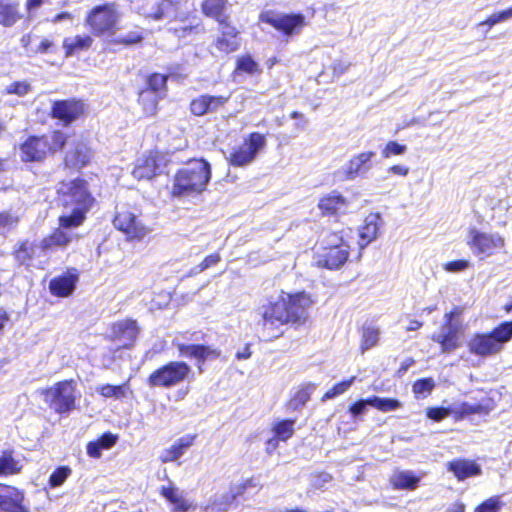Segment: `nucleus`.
Wrapping results in <instances>:
<instances>
[{
	"label": "nucleus",
	"mask_w": 512,
	"mask_h": 512,
	"mask_svg": "<svg viewBox=\"0 0 512 512\" xmlns=\"http://www.w3.org/2000/svg\"><path fill=\"white\" fill-rule=\"evenodd\" d=\"M120 17V12L114 4H104L96 6L89 12L85 24L94 35L113 34Z\"/></svg>",
	"instance_id": "9d476101"
},
{
	"label": "nucleus",
	"mask_w": 512,
	"mask_h": 512,
	"mask_svg": "<svg viewBox=\"0 0 512 512\" xmlns=\"http://www.w3.org/2000/svg\"><path fill=\"white\" fill-rule=\"evenodd\" d=\"M237 70L248 74L260 72L258 64L250 56H243L238 59Z\"/></svg>",
	"instance_id": "864d4df0"
},
{
	"label": "nucleus",
	"mask_w": 512,
	"mask_h": 512,
	"mask_svg": "<svg viewBox=\"0 0 512 512\" xmlns=\"http://www.w3.org/2000/svg\"><path fill=\"white\" fill-rule=\"evenodd\" d=\"M381 226L382 219L378 213H371L365 218L364 224L359 229L360 249H364L377 238Z\"/></svg>",
	"instance_id": "a878e982"
},
{
	"label": "nucleus",
	"mask_w": 512,
	"mask_h": 512,
	"mask_svg": "<svg viewBox=\"0 0 512 512\" xmlns=\"http://www.w3.org/2000/svg\"><path fill=\"white\" fill-rule=\"evenodd\" d=\"M141 2L139 12L154 20L170 19L181 16L182 7L185 3L182 0H138Z\"/></svg>",
	"instance_id": "ddd939ff"
},
{
	"label": "nucleus",
	"mask_w": 512,
	"mask_h": 512,
	"mask_svg": "<svg viewBox=\"0 0 512 512\" xmlns=\"http://www.w3.org/2000/svg\"><path fill=\"white\" fill-rule=\"evenodd\" d=\"M96 391L105 398H113L119 400L128 396L130 393V387L128 383H123L117 386L104 384L97 387Z\"/></svg>",
	"instance_id": "ea45409f"
},
{
	"label": "nucleus",
	"mask_w": 512,
	"mask_h": 512,
	"mask_svg": "<svg viewBox=\"0 0 512 512\" xmlns=\"http://www.w3.org/2000/svg\"><path fill=\"white\" fill-rule=\"evenodd\" d=\"M160 494L171 506L172 512H190L196 509V504L179 488L168 485L160 488Z\"/></svg>",
	"instance_id": "aec40b11"
},
{
	"label": "nucleus",
	"mask_w": 512,
	"mask_h": 512,
	"mask_svg": "<svg viewBox=\"0 0 512 512\" xmlns=\"http://www.w3.org/2000/svg\"><path fill=\"white\" fill-rule=\"evenodd\" d=\"M166 164V157L162 153L150 151L136 160L132 175L137 180H150L161 174Z\"/></svg>",
	"instance_id": "4468645a"
},
{
	"label": "nucleus",
	"mask_w": 512,
	"mask_h": 512,
	"mask_svg": "<svg viewBox=\"0 0 512 512\" xmlns=\"http://www.w3.org/2000/svg\"><path fill=\"white\" fill-rule=\"evenodd\" d=\"M493 408L494 407L490 401L480 403L462 402L459 404H454L452 411L453 413L459 415V417H464L472 414L487 415L493 410Z\"/></svg>",
	"instance_id": "72a5a7b5"
},
{
	"label": "nucleus",
	"mask_w": 512,
	"mask_h": 512,
	"mask_svg": "<svg viewBox=\"0 0 512 512\" xmlns=\"http://www.w3.org/2000/svg\"><path fill=\"white\" fill-rule=\"evenodd\" d=\"M375 152L364 151L352 156L343 167V173L347 180H354L358 176L368 173L372 167V159Z\"/></svg>",
	"instance_id": "412c9836"
},
{
	"label": "nucleus",
	"mask_w": 512,
	"mask_h": 512,
	"mask_svg": "<svg viewBox=\"0 0 512 512\" xmlns=\"http://www.w3.org/2000/svg\"><path fill=\"white\" fill-rule=\"evenodd\" d=\"M167 77L155 73L148 79V89L140 93V101L144 104L145 113L154 115L157 108L158 97L156 94L164 92L166 88Z\"/></svg>",
	"instance_id": "f3484780"
},
{
	"label": "nucleus",
	"mask_w": 512,
	"mask_h": 512,
	"mask_svg": "<svg viewBox=\"0 0 512 512\" xmlns=\"http://www.w3.org/2000/svg\"><path fill=\"white\" fill-rule=\"evenodd\" d=\"M45 252L41 251L40 244L34 245L29 242H23L18 249L15 250L16 259L23 265H31L32 261L40 257Z\"/></svg>",
	"instance_id": "e433bc0d"
},
{
	"label": "nucleus",
	"mask_w": 512,
	"mask_h": 512,
	"mask_svg": "<svg viewBox=\"0 0 512 512\" xmlns=\"http://www.w3.org/2000/svg\"><path fill=\"white\" fill-rule=\"evenodd\" d=\"M92 42V37L89 35L66 37L63 40V48L65 49L66 56L69 57L79 51L88 49Z\"/></svg>",
	"instance_id": "c9c22d12"
},
{
	"label": "nucleus",
	"mask_w": 512,
	"mask_h": 512,
	"mask_svg": "<svg viewBox=\"0 0 512 512\" xmlns=\"http://www.w3.org/2000/svg\"><path fill=\"white\" fill-rule=\"evenodd\" d=\"M453 413L452 409L447 408H429L427 410L428 418L434 421H441Z\"/></svg>",
	"instance_id": "13d9d810"
},
{
	"label": "nucleus",
	"mask_w": 512,
	"mask_h": 512,
	"mask_svg": "<svg viewBox=\"0 0 512 512\" xmlns=\"http://www.w3.org/2000/svg\"><path fill=\"white\" fill-rule=\"evenodd\" d=\"M0 512H29L23 491L0 484Z\"/></svg>",
	"instance_id": "6ab92c4d"
},
{
	"label": "nucleus",
	"mask_w": 512,
	"mask_h": 512,
	"mask_svg": "<svg viewBox=\"0 0 512 512\" xmlns=\"http://www.w3.org/2000/svg\"><path fill=\"white\" fill-rule=\"evenodd\" d=\"M113 223L130 240H142L151 232V228L140 220L139 213L135 208L119 207Z\"/></svg>",
	"instance_id": "f8f14e48"
},
{
	"label": "nucleus",
	"mask_w": 512,
	"mask_h": 512,
	"mask_svg": "<svg viewBox=\"0 0 512 512\" xmlns=\"http://www.w3.org/2000/svg\"><path fill=\"white\" fill-rule=\"evenodd\" d=\"M85 113V104L76 99L56 101L52 105L51 114L53 118L68 125L77 120Z\"/></svg>",
	"instance_id": "a211bd4d"
},
{
	"label": "nucleus",
	"mask_w": 512,
	"mask_h": 512,
	"mask_svg": "<svg viewBox=\"0 0 512 512\" xmlns=\"http://www.w3.org/2000/svg\"><path fill=\"white\" fill-rule=\"evenodd\" d=\"M318 207L325 214H344L349 212L353 205L350 199L332 192L320 199Z\"/></svg>",
	"instance_id": "b1692460"
},
{
	"label": "nucleus",
	"mask_w": 512,
	"mask_h": 512,
	"mask_svg": "<svg viewBox=\"0 0 512 512\" xmlns=\"http://www.w3.org/2000/svg\"><path fill=\"white\" fill-rule=\"evenodd\" d=\"M333 477L327 472H313L308 477V494H314L316 491L325 490L332 482Z\"/></svg>",
	"instance_id": "a19ab883"
},
{
	"label": "nucleus",
	"mask_w": 512,
	"mask_h": 512,
	"mask_svg": "<svg viewBox=\"0 0 512 512\" xmlns=\"http://www.w3.org/2000/svg\"><path fill=\"white\" fill-rule=\"evenodd\" d=\"M228 99L225 96L201 95L192 100L190 110L196 116H203L218 111Z\"/></svg>",
	"instance_id": "4be33fe9"
},
{
	"label": "nucleus",
	"mask_w": 512,
	"mask_h": 512,
	"mask_svg": "<svg viewBox=\"0 0 512 512\" xmlns=\"http://www.w3.org/2000/svg\"><path fill=\"white\" fill-rule=\"evenodd\" d=\"M289 323L302 324L306 321L308 310L313 305L311 296L305 292L294 294L283 292Z\"/></svg>",
	"instance_id": "2eb2a0df"
},
{
	"label": "nucleus",
	"mask_w": 512,
	"mask_h": 512,
	"mask_svg": "<svg viewBox=\"0 0 512 512\" xmlns=\"http://www.w3.org/2000/svg\"><path fill=\"white\" fill-rule=\"evenodd\" d=\"M410 172V168L403 164H394L388 168V173L394 176L406 177Z\"/></svg>",
	"instance_id": "680f3d73"
},
{
	"label": "nucleus",
	"mask_w": 512,
	"mask_h": 512,
	"mask_svg": "<svg viewBox=\"0 0 512 512\" xmlns=\"http://www.w3.org/2000/svg\"><path fill=\"white\" fill-rule=\"evenodd\" d=\"M113 333L120 341H123L124 347H129L138 335V327L133 320H123L114 324Z\"/></svg>",
	"instance_id": "7c9ffc66"
},
{
	"label": "nucleus",
	"mask_w": 512,
	"mask_h": 512,
	"mask_svg": "<svg viewBox=\"0 0 512 512\" xmlns=\"http://www.w3.org/2000/svg\"><path fill=\"white\" fill-rule=\"evenodd\" d=\"M434 388V381L431 378L421 379L414 383L413 392L418 396L425 397Z\"/></svg>",
	"instance_id": "6e6d98bb"
},
{
	"label": "nucleus",
	"mask_w": 512,
	"mask_h": 512,
	"mask_svg": "<svg viewBox=\"0 0 512 512\" xmlns=\"http://www.w3.org/2000/svg\"><path fill=\"white\" fill-rule=\"evenodd\" d=\"M350 230L340 233H330L325 238L326 247L324 252L319 255L317 264L328 269H338L348 259L350 245L348 236Z\"/></svg>",
	"instance_id": "423d86ee"
},
{
	"label": "nucleus",
	"mask_w": 512,
	"mask_h": 512,
	"mask_svg": "<svg viewBox=\"0 0 512 512\" xmlns=\"http://www.w3.org/2000/svg\"><path fill=\"white\" fill-rule=\"evenodd\" d=\"M283 291L270 296L258 309L259 325L267 337H277L278 328L289 324Z\"/></svg>",
	"instance_id": "20e7f679"
},
{
	"label": "nucleus",
	"mask_w": 512,
	"mask_h": 512,
	"mask_svg": "<svg viewBox=\"0 0 512 512\" xmlns=\"http://www.w3.org/2000/svg\"><path fill=\"white\" fill-rule=\"evenodd\" d=\"M31 91V85L26 81L14 82L7 85L4 89L5 94H15L17 96H25Z\"/></svg>",
	"instance_id": "603ef678"
},
{
	"label": "nucleus",
	"mask_w": 512,
	"mask_h": 512,
	"mask_svg": "<svg viewBox=\"0 0 512 512\" xmlns=\"http://www.w3.org/2000/svg\"><path fill=\"white\" fill-rule=\"evenodd\" d=\"M52 46H53V41H51L47 38H44L41 40V42H40L38 48L35 50V52L44 53Z\"/></svg>",
	"instance_id": "774afa93"
},
{
	"label": "nucleus",
	"mask_w": 512,
	"mask_h": 512,
	"mask_svg": "<svg viewBox=\"0 0 512 512\" xmlns=\"http://www.w3.org/2000/svg\"><path fill=\"white\" fill-rule=\"evenodd\" d=\"M76 387L73 381H61L42 391L43 399L55 412L67 413L75 408Z\"/></svg>",
	"instance_id": "9b49d317"
},
{
	"label": "nucleus",
	"mask_w": 512,
	"mask_h": 512,
	"mask_svg": "<svg viewBox=\"0 0 512 512\" xmlns=\"http://www.w3.org/2000/svg\"><path fill=\"white\" fill-rule=\"evenodd\" d=\"M355 379L356 377L353 376L348 380L337 383L324 394L323 400L332 399L338 395L345 393L354 383Z\"/></svg>",
	"instance_id": "8fccbe9b"
},
{
	"label": "nucleus",
	"mask_w": 512,
	"mask_h": 512,
	"mask_svg": "<svg viewBox=\"0 0 512 512\" xmlns=\"http://www.w3.org/2000/svg\"><path fill=\"white\" fill-rule=\"evenodd\" d=\"M92 157V151L85 142H77L70 146L65 156L67 166L82 168L87 165Z\"/></svg>",
	"instance_id": "bb28decb"
},
{
	"label": "nucleus",
	"mask_w": 512,
	"mask_h": 512,
	"mask_svg": "<svg viewBox=\"0 0 512 512\" xmlns=\"http://www.w3.org/2000/svg\"><path fill=\"white\" fill-rule=\"evenodd\" d=\"M58 193L59 201L63 206L59 217L60 228L41 241L40 248L45 253L55 248H63L75 238L74 233L65 229L80 226L93 203L86 183L80 179L61 182Z\"/></svg>",
	"instance_id": "f257e3e1"
},
{
	"label": "nucleus",
	"mask_w": 512,
	"mask_h": 512,
	"mask_svg": "<svg viewBox=\"0 0 512 512\" xmlns=\"http://www.w3.org/2000/svg\"><path fill=\"white\" fill-rule=\"evenodd\" d=\"M379 329L374 326H365L362 331L360 349L364 353L376 346L379 340Z\"/></svg>",
	"instance_id": "37998d69"
},
{
	"label": "nucleus",
	"mask_w": 512,
	"mask_h": 512,
	"mask_svg": "<svg viewBox=\"0 0 512 512\" xmlns=\"http://www.w3.org/2000/svg\"><path fill=\"white\" fill-rule=\"evenodd\" d=\"M227 4L228 0H205L202 4V11L206 16L215 18L222 23Z\"/></svg>",
	"instance_id": "58836bf2"
},
{
	"label": "nucleus",
	"mask_w": 512,
	"mask_h": 512,
	"mask_svg": "<svg viewBox=\"0 0 512 512\" xmlns=\"http://www.w3.org/2000/svg\"><path fill=\"white\" fill-rule=\"evenodd\" d=\"M510 19H512V7L508 8L506 10L491 14L486 20L481 22L480 25H486L491 28L496 24L508 21Z\"/></svg>",
	"instance_id": "09e8293b"
},
{
	"label": "nucleus",
	"mask_w": 512,
	"mask_h": 512,
	"mask_svg": "<svg viewBox=\"0 0 512 512\" xmlns=\"http://www.w3.org/2000/svg\"><path fill=\"white\" fill-rule=\"evenodd\" d=\"M461 313L460 308L445 313L443 325L431 335V340L440 346L442 353H452L462 346L464 327L459 320Z\"/></svg>",
	"instance_id": "39448f33"
},
{
	"label": "nucleus",
	"mask_w": 512,
	"mask_h": 512,
	"mask_svg": "<svg viewBox=\"0 0 512 512\" xmlns=\"http://www.w3.org/2000/svg\"><path fill=\"white\" fill-rule=\"evenodd\" d=\"M219 261H220L219 254H217V253L211 254V255L205 257V259L196 267V269L198 272H203L204 270L208 269L209 267L217 264Z\"/></svg>",
	"instance_id": "052dcab7"
},
{
	"label": "nucleus",
	"mask_w": 512,
	"mask_h": 512,
	"mask_svg": "<svg viewBox=\"0 0 512 512\" xmlns=\"http://www.w3.org/2000/svg\"><path fill=\"white\" fill-rule=\"evenodd\" d=\"M212 168L204 159H192L179 169L173 178L171 193L174 197L197 196L210 182Z\"/></svg>",
	"instance_id": "f03ea898"
},
{
	"label": "nucleus",
	"mask_w": 512,
	"mask_h": 512,
	"mask_svg": "<svg viewBox=\"0 0 512 512\" xmlns=\"http://www.w3.org/2000/svg\"><path fill=\"white\" fill-rule=\"evenodd\" d=\"M259 18L286 35L298 32L305 24L302 15H283L273 11L262 12Z\"/></svg>",
	"instance_id": "dca6fc26"
},
{
	"label": "nucleus",
	"mask_w": 512,
	"mask_h": 512,
	"mask_svg": "<svg viewBox=\"0 0 512 512\" xmlns=\"http://www.w3.org/2000/svg\"><path fill=\"white\" fill-rule=\"evenodd\" d=\"M467 244L479 259L492 257L506 247V239L499 232H485L472 227L468 231Z\"/></svg>",
	"instance_id": "0eeeda50"
},
{
	"label": "nucleus",
	"mask_w": 512,
	"mask_h": 512,
	"mask_svg": "<svg viewBox=\"0 0 512 512\" xmlns=\"http://www.w3.org/2000/svg\"><path fill=\"white\" fill-rule=\"evenodd\" d=\"M421 477L415 476L412 471H395L390 477V483L394 489L412 490L420 482Z\"/></svg>",
	"instance_id": "f704fd0d"
},
{
	"label": "nucleus",
	"mask_w": 512,
	"mask_h": 512,
	"mask_svg": "<svg viewBox=\"0 0 512 512\" xmlns=\"http://www.w3.org/2000/svg\"><path fill=\"white\" fill-rule=\"evenodd\" d=\"M512 339V322H504L486 333H474L467 340V348L473 355L490 357L500 353Z\"/></svg>",
	"instance_id": "7ed1b4c3"
},
{
	"label": "nucleus",
	"mask_w": 512,
	"mask_h": 512,
	"mask_svg": "<svg viewBox=\"0 0 512 512\" xmlns=\"http://www.w3.org/2000/svg\"><path fill=\"white\" fill-rule=\"evenodd\" d=\"M117 437L112 434H104L98 442L102 449H109L116 443Z\"/></svg>",
	"instance_id": "0e129e2a"
},
{
	"label": "nucleus",
	"mask_w": 512,
	"mask_h": 512,
	"mask_svg": "<svg viewBox=\"0 0 512 512\" xmlns=\"http://www.w3.org/2000/svg\"><path fill=\"white\" fill-rule=\"evenodd\" d=\"M24 161H40L49 154L46 140L42 137H30L21 145Z\"/></svg>",
	"instance_id": "393cba45"
},
{
	"label": "nucleus",
	"mask_w": 512,
	"mask_h": 512,
	"mask_svg": "<svg viewBox=\"0 0 512 512\" xmlns=\"http://www.w3.org/2000/svg\"><path fill=\"white\" fill-rule=\"evenodd\" d=\"M22 15L19 11V2L0 0V25L11 27L16 24Z\"/></svg>",
	"instance_id": "2f4dec72"
},
{
	"label": "nucleus",
	"mask_w": 512,
	"mask_h": 512,
	"mask_svg": "<svg viewBox=\"0 0 512 512\" xmlns=\"http://www.w3.org/2000/svg\"><path fill=\"white\" fill-rule=\"evenodd\" d=\"M43 3L44 0H27L26 9L28 12V18H32L34 11L37 10Z\"/></svg>",
	"instance_id": "338daca9"
},
{
	"label": "nucleus",
	"mask_w": 512,
	"mask_h": 512,
	"mask_svg": "<svg viewBox=\"0 0 512 512\" xmlns=\"http://www.w3.org/2000/svg\"><path fill=\"white\" fill-rule=\"evenodd\" d=\"M369 406L374 407L381 412H390L400 409L402 404L396 399L374 396L369 398Z\"/></svg>",
	"instance_id": "c03bdc74"
},
{
	"label": "nucleus",
	"mask_w": 512,
	"mask_h": 512,
	"mask_svg": "<svg viewBox=\"0 0 512 512\" xmlns=\"http://www.w3.org/2000/svg\"><path fill=\"white\" fill-rule=\"evenodd\" d=\"M21 469L20 461L13 457L12 452H4L0 456V476L17 474Z\"/></svg>",
	"instance_id": "79ce46f5"
},
{
	"label": "nucleus",
	"mask_w": 512,
	"mask_h": 512,
	"mask_svg": "<svg viewBox=\"0 0 512 512\" xmlns=\"http://www.w3.org/2000/svg\"><path fill=\"white\" fill-rule=\"evenodd\" d=\"M447 469L452 472L459 481L477 476L481 473V468L478 464L466 459H457L448 462Z\"/></svg>",
	"instance_id": "c85d7f7f"
},
{
	"label": "nucleus",
	"mask_w": 512,
	"mask_h": 512,
	"mask_svg": "<svg viewBox=\"0 0 512 512\" xmlns=\"http://www.w3.org/2000/svg\"><path fill=\"white\" fill-rule=\"evenodd\" d=\"M294 421L293 420H283L273 427V432L275 434L276 439H270L267 442L268 448H275L277 446V441H287L294 434Z\"/></svg>",
	"instance_id": "4c0bfd02"
},
{
	"label": "nucleus",
	"mask_w": 512,
	"mask_h": 512,
	"mask_svg": "<svg viewBox=\"0 0 512 512\" xmlns=\"http://www.w3.org/2000/svg\"><path fill=\"white\" fill-rule=\"evenodd\" d=\"M237 35L238 31L235 28L226 26L222 35L216 40L215 48L224 54L236 51L239 48Z\"/></svg>",
	"instance_id": "473e14b6"
},
{
	"label": "nucleus",
	"mask_w": 512,
	"mask_h": 512,
	"mask_svg": "<svg viewBox=\"0 0 512 512\" xmlns=\"http://www.w3.org/2000/svg\"><path fill=\"white\" fill-rule=\"evenodd\" d=\"M195 436L186 435L177 439L171 446L164 449L159 458L162 463H169L178 460L193 445Z\"/></svg>",
	"instance_id": "cd10ccee"
},
{
	"label": "nucleus",
	"mask_w": 512,
	"mask_h": 512,
	"mask_svg": "<svg viewBox=\"0 0 512 512\" xmlns=\"http://www.w3.org/2000/svg\"><path fill=\"white\" fill-rule=\"evenodd\" d=\"M407 152V146L396 141H389L385 144L381 151V155L385 159L393 156H401Z\"/></svg>",
	"instance_id": "de8ad7c7"
},
{
	"label": "nucleus",
	"mask_w": 512,
	"mask_h": 512,
	"mask_svg": "<svg viewBox=\"0 0 512 512\" xmlns=\"http://www.w3.org/2000/svg\"><path fill=\"white\" fill-rule=\"evenodd\" d=\"M503 506L500 496H493L478 505L473 512H501Z\"/></svg>",
	"instance_id": "49530a36"
},
{
	"label": "nucleus",
	"mask_w": 512,
	"mask_h": 512,
	"mask_svg": "<svg viewBox=\"0 0 512 512\" xmlns=\"http://www.w3.org/2000/svg\"><path fill=\"white\" fill-rule=\"evenodd\" d=\"M43 138L46 140L49 153L60 150L67 140L65 133L61 131H53L51 134L43 136Z\"/></svg>",
	"instance_id": "a18cd8bd"
},
{
	"label": "nucleus",
	"mask_w": 512,
	"mask_h": 512,
	"mask_svg": "<svg viewBox=\"0 0 512 512\" xmlns=\"http://www.w3.org/2000/svg\"><path fill=\"white\" fill-rule=\"evenodd\" d=\"M367 406H369V399L360 400L353 406H351L350 412L352 413V415L358 416L365 411Z\"/></svg>",
	"instance_id": "e2e57ef3"
},
{
	"label": "nucleus",
	"mask_w": 512,
	"mask_h": 512,
	"mask_svg": "<svg viewBox=\"0 0 512 512\" xmlns=\"http://www.w3.org/2000/svg\"><path fill=\"white\" fill-rule=\"evenodd\" d=\"M192 368L183 361H171L153 371L147 384L153 388H171L187 380Z\"/></svg>",
	"instance_id": "6e6552de"
},
{
	"label": "nucleus",
	"mask_w": 512,
	"mask_h": 512,
	"mask_svg": "<svg viewBox=\"0 0 512 512\" xmlns=\"http://www.w3.org/2000/svg\"><path fill=\"white\" fill-rule=\"evenodd\" d=\"M19 222V216L11 212L0 213V234H4Z\"/></svg>",
	"instance_id": "3c124183"
},
{
	"label": "nucleus",
	"mask_w": 512,
	"mask_h": 512,
	"mask_svg": "<svg viewBox=\"0 0 512 512\" xmlns=\"http://www.w3.org/2000/svg\"><path fill=\"white\" fill-rule=\"evenodd\" d=\"M310 399V392L308 389H299L291 399V406L294 409H297L300 406H303Z\"/></svg>",
	"instance_id": "4d7b16f0"
},
{
	"label": "nucleus",
	"mask_w": 512,
	"mask_h": 512,
	"mask_svg": "<svg viewBox=\"0 0 512 512\" xmlns=\"http://www.w3.org/2000/svg\"><path fill=\"white\" fill-rule=\"evenodd\" d=\"M102 447L98 441L90 442L87 445V454L93 458H99L101 456Z\"/></svg>",
	"instance_id": "69168bd1"
},
{
	"label": "nucleus",
	"mask_w": 512,
	"mask_h": 512,
	"mask_svg": "<svg viewBox=\"0 0 512 512\" xmlns=\"http://www.w3.org/2000/svg\"><path fill=\"white\" fill-rule=\"evenodd\" d=\"M71 470L68 467H60L56 469L49 478V484L51 487H58L62 485L70 475Z\"/></svg>",
	"instance_id": "5fc2aeb1"
},
{
	"label": "nucleus",
	"mask_w": 512,
	"mask_h": 512,
	"mask_svg": "<svg viewBox=\"0 0 512 512\" xmlns=\"http://www.w3.org/2000/svg\"><path fill=\"white\" fill-rule=\"evenodd\" d=\"M177 348L182 356L195 358L201 362L210 358H217L220 355L218 350L204 345H186L177 343Z\"/></svg>",
	"instance_id": "c756f323"
},
{
	"label": "nucleus",
	"mask_w": 512,
	"mask_h": 512,
	"mask_svg": "<svg viewBox=\"0 0 512 512\" xmlns=\"http://www.w3.org/2000/svg\"><path fill=\"white\" fill-rule=\"evenodd\" d=\"M470 266L467 260H456L448 262L444 265V270L447 272H461L466 270Z\"/></svg>",
	"instance_id": "bf43d9fd"
},
{
	"label": "nucleus",
	"mask_w": 512,
	"mask_h": 512,
	"mask_svg": "<svg viewBox=\"0 0 512 512\" xmlns=\"http://www.w3.org/2000/svg\"><path fill=\"white\" fill-rule=\"evenodd\" d=\"M78 273L75 269L68 270L63 275L52 279L49 283L50 292L57 297H68L78 282Z\"/></svg>",
	"instance_id": "5701e85b"
},
{
	"label": "nucleus",
	"mask_w": 512,
	"mask_h": 512,
	"mask_svg": "<svg viewBox=\"0 0 512 512\" xmlns=\"http://www.w3.org/2000/svg\"><path fill=\"white\" fill-rule=\"evenodd\" d=\"M267 145L265 135L259 132H252L244 138L243 143L234 147L227 160L234 167H245L253 163L258 154Z\"/></svg>",
	"instance_id": "1a4fd4ad"
}]
</instances>
